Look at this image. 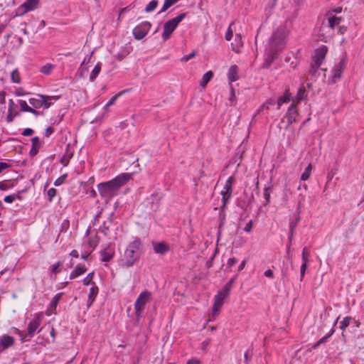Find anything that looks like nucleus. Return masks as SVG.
Wrapping results in <instances>:
<instances>
[{
  "instance_id": "nucleus-1",
  "label": "nucleus",
  "mask_w": 364,
  "mask_h": 364,
  "mask_svg": "<svg viewBox=\"0 0 364 364\" xmlns=\"http://www.w3.org/2000/svg\"><path fill=\"white\" fill-rule=\"evenodd\" d=\"M289 31L285 25L279 26L272 33L269 40L265 63L270 65L277 58V53L286 46Z\"/></svg>"
},
{
  "instance_id": "nucleus-2",
  "label": "nucleus",
  "mask_w": 364,
  "mask_h": 364,
  "mask_svg": "<svg viewBox=\"0 0 364 364\" xmlns=\"http://www.w3.org/2000/svg\"><path fill=\"white\" fill-rule=\"evenodd\" d=\"M133 173H122L110 181L100 183L97 185V190L102 198L110 199L116 196L121 187L127 184L132 178Z\"/></svg>"
},
{
  "instance_id": "nucleus-3",
  "label": "nucleus",
  "mask_w": 364,
  "mask_h": 364,
  "mask_svg": "<svg viewBox=\"0 0 364 364\" xmlns=\"http://www.w3.org/2000/svg\"><path fill=\"white\" fill-rule=\"evenodd\" d=\"M142 242L140 238L134 237L126 247L122 267L129 268L133 267L140 259Z\"/></svg>"
},
{
  "instance_id": "nucleus-4",
  "label": "nucleus",
  "mask_w": 364,
  "mask_h": 364,
  "mask_svg": "<svg viewBox=\"0 0 364 364\" xmlns=\"http://www.w3.org/2000/svg\"><path fill=\"white\" fill-rule=\"evenodd\" d=\"M59 97L49 96L41 94H36L33 97L29 98L28 102L35 112H40L38 109H48L54 102L58 100Z\"/></svg>"
},
{
  "instance_id": "nucleus-5",
  "label": "nucleus",
  "mask_w": 364,
  "mask_h": 364,
  "mask_svg": "<svg viewBox=\"0 0 364 364\" xmlns=\"http://www.w3.org/2000/svg\"><path fill=\"white\" fill-rule=\"evenodd\" d=\"M186 13H181L175 18H173L164 24V31L161 35V38L164 41H166L172 33L177 28L178 25L183 21L186 16Z\"/></svg>"
},
{
  "instance_id": "nucleus-6",
  "label": "nucleus",
  "mask_w": 364,
  "mask_h": 364,
  "mask_svg": "<svg viewBox=\"0 0 364 364\" xmlns=\"http://www.w3.org/2000/svg\"><path fill=\"white\" fill-rule=\"evenodd\" d=\"M235 182V178L233 176L228 177L226 180L223 190L220 191L222 196L220 209L225 210L230 203V200L232 194V185Z\"/></svg>"
},
{
  "instance_id": "nucleus-7",
  "label": "nucleus",
  "mask_w": 364,
  "mask_h": 364,
  "mask_svg": "<svg viewBox=\"0 0 364 364\" xmlns=\"http://www.w3.org/2000/svg\"><path fill=\"white\" fill-rule=\"evenodd\" d=\"M151 299V293L148 290H144L139 294L134 303V311L136 317H141L146 304L150 301Z\"/></svg>"
},
{
  "instance_id": "nucleus-8",
  "label": "nucleus",
  "mask_w": 364,
  "mask_h": 364,
  "mask_svg": "<svg viewBox=\"0 0 364 364\" xmlns=\"http://www.w3.org/2000/svg\"><path fill=\"white\" fill-rule=\"evenodd\" d=\"M348 60L346 56H343L338 63H336L331 70V75L328 80L331 83H335L338 81L346 69Z\"/></svg>"
},
{
  "instance_id": "nucleus-9",
  "label": "nucleus",
  "mask_w": 364,
  "mask_h": 364,
  "mask_svg": "<svg viewBox=\"0 0 364 364\" xmlns=\"http://www.w3.org/2000/svg\"><path fill=\"white\" fill-rule=\"evenodd\" d=\"M228 294L221 289L214 297V304L212 308V316L216 317L219 315L220 309L224 304V300L228 296Z\"/></svg>"
},
{
  "instance_id": "nucleus-10",
  "label": "nucleus",
  "mask_w": 364,
  "mask_h": 364,
  "mask_svg": "<svg viewBox=\"0 0 364 364\" xmlns=\"http://www.w3.org/2000/svg\"><path fill=\"white\" fill-rule=\"evenodd\" d=\"M151 24L149 21H143L136 26L133 29V35L135 39L141 40L149 33Z\"/></svg>"
},
{
  "instance_id": "nucleus-11",
  "label": "nucleus",
  "mask_w": 364,
  "mask_h": 364,
  "mask_svg": "<svg viewBox=\"0 0 364 364\" xmlns=\"http://www.w3.org/2000/svg\"><path fill=\"white\" fill-rule=\"evenodd\" d=\"M39 2L40 0H26L16 9V15L21 16L29 11L35 10L38 7Z\"/></svg>"
},
{
  "instance_id": "nucleus-12",
  "label": "nucleus",
  "mask_w": 364,
  "mask_h": 364,
  "mask_svg": "<svg viewBox=\"0 0 364 364\" xmlns=\"http://www.w3.org/2000/svg\"><path fill=\"white\" fill-rule=\"evenodd\" d=\"M100 255L101 262H109L115 255L114 246L111 243L102 246V250L100 251Z\"/></svg>"
},
{
  "instance_id": "nucleus-13",
  "label": "nucleus",
  "mask_w": 364,
  "mask_h": 364,
  "mask_svg": "<svg viewBox=\"0 0 364 364\" xmlns=\"http://www.w3.org/2000/svg\"><path fill=\"white\" fill-rule=\"evenodd\" d=\"M327 52L328 48L326 46H321L315 50L313 59L316 68H319V67L323 64Z\"/></svg>"
},
{
  "instance_id": "nucleus-14",
  "label": "nucleus",
  "mask_w": 364,
  "mask_h": 364,
  "mask_svg": "<svg viewBox=\"0 0 364 364\" xmlns=\"http://www.w3.org/2000/svg\"><path fill=\"white\" fill-rule=\"evenodd\" d=\"M296 103L294 102V100H292V102L290 106L288 107L287 112L286 113V117L287 118L288 126L297 122V117L299 115L298 110L296 109Z\"/></svg>"
},
{
  "instance_id": "nucleus-15",
  "label": "nucleus",
  "mask_w": 364,
  "mask_h": 364,
  "mask_svg": "<svg viewBox=\"0 0 364 364\" xmlns=\"http://www.w3.org/2000/svg\"><path fill=\"white\" fill-rule=\"evenodd\" d=\"M41 324V316L39 314H35L33 318L28 325V333L33 337Z\"/></svg>"
},
{
  "instance_id": "nucleus-16",
  "label": "nucleus",
  "mask_w": 364,
  "mask_h": 364,
  "mask_svg": "<svg viewBox=\"0 0 364 364\" xmlns=\"http://www.w3.org/2000/svg\"><path fill=\"white\" fill-rule=\"evenodd\" d=\"M15 338L8 334H4L0 336V353L5 350L12 347L15 343Z\"/></svg>"
},
{
  "instance_id": "nucleus-17",
  "label": "nucleus",
  "mask_w": 364,
  "mask_h": 364,
  "mask_svg": "<svg viewBox=\"0 0 364 364\" xmlns=\"http://www.w3.org/2000/svg\"><path fill=\"white\" fill-rule=\"evenodd\" d=\"M18 104L20 106L21 111L23 112H29L34 115L36 117H38L42 114L41 112H35L34 109L31 108V107L29 106L25 100H18Z\"/></svg>"
},
{
  "instance_id": "nucleus-18",
  "label": "nucleus",
  "mask_w": 364,
  "mask_h": 364,
  "mask_svg": "<svg viewBox=\"0 0 364 364\" xmlns=\"http://www.w3.org/2000/svg\"><path fill=\"white\" fill-rule=\"evenodd\" d=\"M243 46L244 43L242 41V36L240 34H236L234 39V42L231 43L232 50L235 53L240 54L242 52L241 49L243 47Z\"/></svg>"
},
{
  "instance_id": "nucleus-19",
  "label": "nucleus",
  "mask_w": 364,
  "mask_h": 364,
  "mask_svg": "<svg viewBox=\"0 0 364 364\" xmlns=\"http://www.w3.org/2000/svg\"><path fill=\"white\" fill-rule=\"evenodd\" d=\"M98 292V287L95 284H93V285L90 288L89 294L87 296V308H90L92 305Z\"/></svg>"
},
{
  "instance_id": "nucleus-20",
  "label": "nucleus",
  "mask_w": 364,
  "mask_h": 364,
  "mask_svg": "<svg viewBox=\"0 0 364 364\" xmlns=\"http://www.w3.org/2000/svg\"><path fill=\"white\" fill-rule=\"evenodd\" d=\"M153 249L159 255H164L169 251V247L164 242H154Z\"/></svg>"
},
{
  "instance_id": "nucleus-21",
  "label": "nucleus",
  "mask_w": 364,
  "mask_h": 364,
  "mask_svg": "<svg viewBox=\"0 0 364 364\" xmlns=\"http://www.w3.org/2000/svg\"><path fill=\"white\" fill-rule=\"evenodd\" d=\"M238 70L239 68L236 65H232L229 68L227 76L230 85H232V82L238 80Z\"/></svg>"
},
{
  "instance_id": "nucleus-22",
  "label": "nucleus",
  "mask_w": 364,
  "mask_h": 364,
  "mask_svg": "<svg viewBox=\"0 0 364 364\" xmlns=\"http://www.w3.org/2000/svg\"><path fill=\"white\" fill-rule=\"evenodd\" d=\"M31 142H32V145H31V148L29 151V155L31 156H34L38 154L39 149L41 146V144L40 139L38 136H35V137L32 138Z\"/></svg>"
},
{
  "instance_id": "nucleus-23",
  "label": "nucleus",
  "mask_w": 364,
  "mask_h": 364,
  "mask_svg": "<svg viewBox=\"0 0 364 364\" xmlns=\"http://www.w3.org/2000/svg\"><path fill=\"white\" fill-rule=\"evenodd\" d=\"M87 272V268L85 265L82 264H77L74 270L71 272L70 274V279H74L81 275H82L84 273Z\"/></svg>"
},
{
  "instance_id": "nucleus-24",
  "label": "nucleus",
  "mask_w": 364,
  "mask_h": 364,
  "mask_svg": "<svg viewBox=\"0 0 364 364\" xmlns=\"http://www.w3.org/2000/svg\"><path fill=\"white\" fill-rule=\"evenodd\" d=\"M292 99L293 98L291 97V94L289 90V89L285 90L284 94L282 96H280L277 100L278 109H279V107L283 104L288 103L289 102L292 100Z\"/></svg>"
},
{
  "instance_id": "nucleus-25",
  "label": "nucleus",
  "mask_w": 364,
  "mask_h": 364,
  "mask_svg": "<svg viewBox=\"0 0 364 364\" xmlns=\"http://www.w3.org/2000/svg\"><path fill=\"white\" fill-rule=\"evenodd\" d=\"M306 90L305 87L302 85L298 90V92L295 96L294 98L292 100H294V102L298 104L303 100H304L306 97Z\"/></svg>"
},
{
  "instance_id": "nucleus-26",
  "label": "nucleus",
  "mask_w": 364,
  "mask_h": 364,
  "mask_svg": "<svg viewBox=\"0 0 364 364\" xmlns=\"http://www.w3.org/2000/svg\"><path fill=\"white\" fill-rule=\"evenodd\" d=\"M342 21L343 18L341 17H337L336 16H329L328 19V26L333 30Z\"/></svg>"
},
{
  "instance_id": "nucleus-27",
  "label": "nucleus",
  "mask_w": 364,
  "mask_h": 364,
  "mask_svg": "<svg viewBox=\"0 0 364 364\" xmlns=\"http://www.w3.org/2000/svg\"><path fill=\"white\" fill-rule=\"evenodd\" d=\"M101 69H102V63L98 62L95 65V68H93V70H92V72L90 75V82H93L97 78V77L98 76V75L100 74V73L101 71Z\"/></svg>"
},
{
  "instance_id": "nucleus-28",
  "label": "nucleus",
  "mask_w": 364,
  "mask_h": 364,
  "mask_svg": "<svg viewBox=\"0 0 364 364\" xmlns=\"http://www.w3.org/2000/svg\"><path fill=\"white\" fill-rule=\"evenodd\" d=\"M128 90H123L122 92H119V93L116 94L115 95H114L107 102V104L105 105L104 107V109L105 110H107L109 109V107H111L112 105H113L116 100L119 97H121L123 94H124L125 92H127Z\"/></svg>"
},
{
  "instance_id": "nucleus-29",
  "label": "nucleus",
  "mask_w": 364,
  "mask_h": 364,
  "mask_svg": "<svg viewBox=\"0 0 364 364\" xmlns=\"http://www.w3.org/2000/svg\"><path fill=\"white\" fill-rule=\"evenodd\" d=\"M335 330L333 328H332L328 333H327L326 336L321 338L313 346L314 348H316L320 345L326 343L328 339L331 337V336L334 333Z\"/></svg>"
},
{
  "instance_id": "nucleus-30",
  "label": "nucleus",
  "mask_w": 364,
  "mask_h": 364,
  "mask_svg": "<svg viewBox=\"0 0 364 364\" xmlns=\"http://www.w3.org/2000/svg\"><path fill=\"white\" fill-rule=\"evenodd\" d=\"M63 292H60L56 294L51 299L50 303V307L51 309H55L61 299L62 296H63Z\"/></svg>"
},
{
  "instance_id": "nucleus-31",
  "label": "nucleus",
  "mask_w": 364,
  "mask_h": 364,
  "mask_svg": "<svg viewBox=\"0 0 364 364\" xmlns=\"http://www.w3.org/2000/svg\"><path fill=\"white\" fill-rule=\"evenodd\" d=\"M311 171L312 165L309 164L301 173L300 177L301 180L304 181L308 180L311 176Z\"/></svg>"
},
{
  "instance_id": "nucleus-32",
  "label": "nucleus",
  "mask_w": 364,
  "mask_h": 364,
  "mask_svg": "<svg viewBox=\"0 0 364 364\" xmlns=\"http://www.w3.org/2000/svg\"><path fill=\"white\" fill-rule=\"evenodd\" d=\"M213 73L212 71H208L206 72L202 77V80L200 83V85L203 87H205L207 83L213 78Z\"/></svg>"
},
{
  "instance_id": "nucleus-33",
  "label": "nucleus",
  "mask_w": 364,
  "mask_h": 364,
  "mask_svg": "<svg viewBox=\"0 0 364 364\" xmlns=\"http://www.w3.org/2000/svg\"><path fill=\"white\" fill-rule=\"evenodd\" d=\"M272 191V187L270 185L269 186H265L264 188V191H263V196H264V205H267L269 204V201H270V192Z\"/></svg>"
},
{
  "instance_id": "nucleus-34",
  "label": "nucleus",
  "mask_w": 364,
  "mask_h": 364,
  "mask_svg": "<svg viewBox=\"0 0 364 364\" xmlns=\"http://www.w3.org/2000/svg\"><path fill=\"white\" fill-rule=\"evenodd\" d=\"M11 79L14 83L18 84L21 82V79L18 69H14L11 73Z\"/></svg>"
},
{
  "instance_id": "nucleus-35",
  "label": "nucleus",
  "mask_w": 364,
  "mask_h": 364,
  "mask_svg": "<svg viewBox=\"0 0 364 364\" xmlns=\"http://www.w3.org/2000/svg\"><path fill=\"white\" fill-rule=\"evenodd\" d=\"M54 68V65L51 63H46L43 66L41 67L40 71L41 73L48 75L51 73L53 69Z\"/></svg>"
},
{
  "instance_id": "nucleus-36",
  "label": "nucleus",
  "mask_w": 364,
  "mask_h": 364,
  "mask_svg": "<svg viewBox=\"0 0 364 364\" xmlns=\"http://www.w3.org/2000/svg\"><path fill=\"white\" fill-rule=\"evenodd\" d=\"M158 1L156 0H151L145 7L144 11L146 13H149L155 10L157 7Z\"/></svg>"
},
{
  "instance_id": "nucleus-37",
  "label": "nucleus",
  "mask_w": 364,
  "mask_h": 364,
  "mask_svg": "<svg viewBox=\"0 0 364 364\" xmlns=\"http://www.w3.org/2000/svg\"><path fill=\"white\" fill-rule=\"evenodd\" d=\"M353 318L350 316H346L343 318V319L341 321L340 324V328L341 330H345L349 325L350 323L352 321Z\"/></svg>"
},
{
  "instance_id": "nucleus-38",
  "label": "nucleus",
  "mask_w": 364,
  "mask_h": 364,
  "mask_svg": "<svg viewBox=\"0 0 364 364\" xmlns=\"http://www.w3.org/2000/svg\"><path fill=\"white\" fill-rule=\"evenodd\" d=\"M234 25V22H231L225 32V38L226 41H230L233 36V31L232 29V26Z\"/></svg>"
},
{
  "instance_id": "nucleus-39",
  "label": "nucleus",
  "mask_w": 364,
  "mask_h": 364,
  "mask_svg": "<svg viewBox=\"0 0 364 364\" xmlns=\"http://www.w3.org/2000/svg\"><path fill=\"white\" fill-rule=\"evenodd\" d=\"M93 277H94V272H90L89 273L86 277H85L82 280V282H83V284L85 285V286H88L91 284H94L92 282V279H93Z\"/></svg>"
},
{
  "instance_id": "nucleus-40",
  "label": "nucleus",
  "mask_w": 364,
  "mask_h": 364,
  "mask_svg": "<svg viewBox=\"0 0 364 364\" xmlns=\"http://www.w3.org/2000/svg\"><path fill=\"white\" fill-rule=\"evenodd\" d=\"M235 280V277L231 278L227 284L222 288V290L225 293L229 294V292L232 288V285Z\"/></svg>"
},
{
  "instance_id": "nucleus-41",
  "label": "nucleus",
  "mask_w": 364,
  "mask_h": 364,
  "mask_svg": "<svg viewBox=\"0 0 364 364\" xmlns=\"http://www.w3.org/2000/svg\"><path fill=\"white\" fill-rule=\"evenodd\" d=\"M309 252H308L306 247H304L301 252L302 262L309 263Z\"/></svg>"
},
{
  "instance_id": "nucleus-42",
  "label": "nucleus",
  "mask_w": 364,
  "mask_h": 364,
  "mask_svg": "<svg viewBox=\"0 0 364 364\" xmlns=\"http://www.w3.org/2000/svg\"><path fill=\"white\" fill-rule=\"evenodd\" d=\"M8 112L14 113V112H18L17 110V105L14 103L13 100H9Z\"/></svg>"
},
{
  "instance_id": "nucleus-43",
  "label": "nucleus",
  "mask_w": 364,
  "mask_h": 364,
  "mask_svg": "<svg viewBox=\"0 0 364 364\" xmlns=\"http://www.w3.org/2000/svg\"><path fill=\"white\" fill-rule=\"evenodd\" d=\"M67 176L68 175L66 173L62 175L61 176H60L59 178H58L55 181H54V186H59L60 185H62L65 179L67 178Z\"/></svg>"
},
{
  "instance_id": "nucleus-44",
  "label": "nucleus",
  "mask_w": 364,
  "mask_h": 364,
  "mask_svg": "<svg viewBox=\"0 0 364 364\" xmlns=\"http://www.w3.org/2000/svg\"><path fill=\"white\" fill-rule=\"evenodd\" d=\"M19 115V112H14V113L9 112L6 115V122L8 123L12 122L14 119V118Z\"/></svg>"
},
{
  "instance_id": "nucleus-45",
  "label": "nucleus",
  "mask_w": 364,
  "mask_h": 364,
  "mask_svg": "<svg viewBox=\"0 0 364 364\" xmlns=\"http://www.w3.org/2000/svg\"><path fill=\"white\" fill-rule=\"evenodd\" d=\"M57 191L54 188H50L47 191V196L49 201H52L53 198L55 196Z\"/></svg>"
},
{
  "instance_id": "nucleus-46",
  "label": "nucleus",
  "mask_w": 364,
  "mask_h": 364,
  "mask_svg": "<svg viewBox=\"0 0 364 364\" xmlns=\"http://www.w3.org/2000/svg\"><path fill=\"white\" fill-rule=\"evenodd\" d=\"M60 266H61V263L60 262H57L55 264H53L50 267L51 272H53L54 274L59 273L60 272Z\"/></svg>"
},
{
  "instance_id": "nucleus-47",
  "label": "nucleus",
  "mask_w": 364,
  "mask_h": 364,
  "mask_svg": "<svg viewBox=\"0 0 364 364\" xmlns=\"http://www.w3.org/2000/svg\"><path fill=\"white\" fill-rule=\"evenodd\" d=\"M173 4L171 1V0H164V3L159 13H163V12L166 11Z\"/></svg>"
},
{
  "instance_id": "nucleus-48",
  "label": "nucleus",
  "mask_w": 364,
  "mask_h": 364,
  "mask_svg": "<svg viewBox=\"0 0 364 364\" xmlns=\"http://www.w3.org/2000/svg\"><path fill=\"white\" fill-rule=\"evenodd\" d=\"M196 51H193L191 53H189L188 55H186L183 56L181 59V61L187 62L189 60H191V58H194L196 56Z\"/></svg>"
},
{
  "instance_id": "nucleus-49",
  "label": "nucleus",
  "mask_w": 364,
  "mask_h": 364,
  "mask_svg": "<svg viewBox=\"0 0 364 364\" xmlns=\"http://www.w3.org/2000/svg\"><path fill=\"white\" fill-rule=\"evenodd\" d=\"M308 264L309 263H304V262H302L301 265V267H300V279L302 280L303 279V277L305 274V272H306V270L307 269V267H308Z\"/></svg>"
},
{
  "instance_id": "nucleus-50",
  "label": "nucleus",
  "mask_w": 364,
  "mask_h": 364,
  "mask_svg": "<svg viewBox=\"0 0 364 364\" xmlns=\"http://www.w3.org/2000/svg\"><path fill=\"white\" fill-rule=\"evenodd\" d=\"M54 132V129L51 127L50 126L48 127L43 133V135L45 137H49Z\"/></svg>"
},
{
  "instance_id": "nucleus-51",
  "label": "nucleus",
  "mask_w": 364,
  "mask_h": 364,
  "mask_svg": "<svg viewBox=\"0 0 364 364\" xmlns=\"http://www.w3.org/2000/svg\"><path fill=\"white\" fill-rule=\"evenodd\" d=\"M72 156H69L68 157H67L65 155H63L60 159V162L61 164H63L64 166H66L68 165L69 164V160L71 158Z\"/></svg>"
},
{
  "instance_id": "nucleus-52",
  "label": "nucleus",
  "mask_w": 364,
  "mask_h": 364,
  "mask_svg": "<svg viewBox=\"0 0 364 364\" xmlns=\"http://www.w3.org/2000/svg\"><path fill=\"white\" fill-rule=\"evenodd\" d=\"M15 195H9L4 197V201L7 203H12L16 199Z\"/></svg>"
},
{
  "instance_id": "nucleus-53",
  "label": "nucleus",
  "mask_w": 364,
  "mask_h": 364,
  "mask_svg": "<svg viewBox=\"0 0 364 364\" xmlns=\"http://www.w3.org/2000/svg\"><path fill=\"white\" fill-rule=\"evenodd\" d=\"M98 242L99 241L97 240V237L95 239L90 237L88 241L89 245L94 248L97 247Z\"/></svg>"
},
{
  "instance_id": "nucleus-54",
  "label": "nucleus",
  "mask_w": 364,
  "mask_h": 364,
  "mask_svg": "<svg viewBox=\"0 0 364 364\" xmlns=\"http://www.w3.org/2000/svg\"><path fill=\"white\" fill-rule=\"evenodd\" d=\"M11 166L10 164L1 161L0 162V173H2V171L6 168H9Z\"/></svg>"
},
{
  "instance_id": "nucleus-55",
  "label": "nucleus",
  "mask_w": 364,
  "mask_h": 364,
  "mask_svg": "<svg viewBox=\"0 0 364 364\" xmlns=\"http://www.w3.org/2000/svg\"><path fill=\"white\" fill-rule=\"evenodd\" d=\"M237 262V259L235 257H230L227 262V266L228 267H233Z\"/></svg>"
},
{
  "instance_id": "nucleus-56",
  "label": "nucleus",
  "mask_w": 364,
  "mask_h": 364,
  "mask_svg": "<svg viewBox=\"0 0 364 364\" xmlns=\"http://www.w3.org/2000/svg\"><path fill=\"white\" fill-rule=\"evenodd\" d=\"M34 133L33 129L31 128H26L22 132V135L25 136H31Z\"/></svg>"
},
{
  "instance_id": "nucleus-57",
  "label": "nucleus",
  "mask_w": 364,
  "mask_h": 364,
  "mask_svg": "<svg viewBox=\"0 0 364 364\" xmlns=\"http://www.w3.org/2000/svg\"><path fill=\"white\" fill-rule=\"evenodd\" d=\"M129 53L128 51H122L121 53H117L115 57L117 60H122L125 56Z\"/></svg>"
},
{
  "instance_id": "nucleus-58",
  "label": "nucleus",
  "mask_w": 364,
  "mask_h": 364,
  "mask_svg": "<svg viewBox=\"0 0 364 364\" xmlns=\"http://www.w3.org/2000/svg\"><path fill=\"white\" fill-rule=\"evenodd\" d=\"M252 220H250L244 228V231L246 232H250L252 229Z\"/></svg>"
},
{
  "instance_id": "nucleus-59",
  "label": "nucleus",
  "mask_w": 364,
  "mask_h": 364,
  "mask_svg": "<svg viewBox=\"0 0 364 364\" xmlns=\"http://www.w3.org/2000/svg\"><path fill=\"white\" fill-rule=\"evenodd\" d=\"M6 102V92L4 91L0 92V104L3 105Z\"/></svg>"
},
{
  "instance_id": "nucleus-60",
  "label": "nucleus",
  "mask_w": 364,
  "mask_h": 364,
  "mask_svg": "<svg viewBox=\"0 0 364 364\" xmlns=\"http://www.w3.org/2000/svg\"><path fill=\"white\" fill-rule=\"evenodd\" d=\"M62 120V117H57L55 118L50 119L51 124H59Z\"/></svg>"
},
{
  "instance_id": "nucleus-61",
  "label": "nucleus",
  "mask_w": 364,
  "mask_h": 364,
  "mask_svg": "<svg viewBox=\"0 0 364 364\" xmlns=\"http://www.w3.org/2000/svg\"><path fill=\"white\" fill-rule=\"evenodd\" d=\"M318 68H316V65H315V63L314 62V64H312V65H311V68H310V69H309V73H310L311 75H315V74H316V71H317V70H318Z\"/></svg>"
},
{
  "instance_id": "nucleus-62",
  "label": "nucleus",
  "mask_w": 364,
  "mask_h": 364,
  "mask_svg": "<svg viewBox=\"0 0 364 364\" xmlns=\"http://www.w3.org/2000/svg\"><path fill=\"white\" fill-rule=\"evenodd\" d=\"M264 275L266 277L272 279L274 277V273L271 269H267L264 272Z\"/></svg>"
},
{
  "instance_id": "nucleus-63",
  "label": "nucleus",
  "mask_w": 364,
  "mask_h": 364,
  "mask_svg": "<svg viewBox=\"0 0 364 364\" xmlns=\"http://www.w3.org/2000/svg\"><path fill=\"white\" fill-rule=\"evenodd\" d=\"M186 364H200V361L196 358H192L188 360Z\"/></svg>"
},
{
  "instance_id": "nucleus-64",
  "label": "nucleus",
  "mask_w": 364,
  "mask_h": 364,
  "mask_svg": "<svg viewBox=\"0 0 364 364\" xmlns=\"http://www.w3.org/2000/svg\"><path fill=\"white\" fill-rule=\"evenodd\" d=\"M15 95L16 96H23V95H25V92H24L23 88H18L15 91Z\"/></svg>"
}]
</instances>
